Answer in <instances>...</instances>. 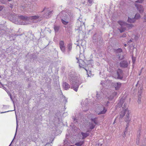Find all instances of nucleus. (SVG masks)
<instances>
[{
    "label": "nucleus",
    "instance_id": "obj_1",
    "mask_svg": "<svg viewBox=\"0 0 146 146\" xmlns=\"http://www.w3.org/2000/svg\"><path fill=\"white\" fill-rule=\"evenodd\" d=\"M124 102V100H121L119 103V105H121V106H122V111L120 112L119 113L120 118H122L126 114L125 121L129 122L131 121V119L129 116L128 109L127 104L125 103L123 106H122Z\"/></svg>",
    "mask_w": 146,
    "mask_h": 146
},
{
    "label": "nucleus",
    "instance_id": "obj_2",
    "mask_svg": "<svg viewBox=\"0 0 146 146\" xmlns=\"http://www.w3.org/2000/svg\"><path fill=\"white\" fill-rule=\"evenodd\" d=\"M61 21L63 25H66L70 22L73 21V20L69 15H67L62 17L61 19Z\"/></svg>",
    "mask_w": 146,
    "mask_h": 146
},
{
    "label": "nucleus",
    "instance_id": "obj_3",
    "mask_svg": "<svg viewBox=\"0 0 146 146\" xmlns=\"http://www.w3.org/2000/svg\"><path fill=\"white\" fill-rule=\"evenodd\" d=\"M45 11L44 14L43 15V16L44 17L46 18H48L51 16L52 15V12L53 11H50L49 10V8H46V7H44L43 9V11L41 12Z\"/></svg>",
    "mask_w": 146,
    "mask_h": 146
},
{
    "label": "nucleus",
    "instance_id": "obj_4",
    "mask_svg": "<svg viewBox=\"0 0 146 146\" xmlns=\"http://www.w3.org/2000/svg\"><path fill=\"white\" fill-rule=\"evenodd\" d=\"M78 81L77 80L72 81L71 84V88L73 89L75 91L77 92L80 84L78 83Z\"/></svg>",
    "mask_w": 146,
    "mask_h": 146
},
{
    "label": "nucleus",
    "instance_id": "obj_5",
    "mask_svg": "<svg viewBox=\"0 0 146 146\" xmlns=\"http://www.w3.org/2000/svg\"><path fill=\"white\" fill-rule=\"evenodd\" d=\"M40 16L38 15H35L29 17V20L31 21L32 22L34 23L39 22L41 21L39 18Z\"/></svg>",
    "mask_w": 146,
    "mask_h": 146
},
{
    "label": "nucleus",
    "instance_id": "obj_6",
    "mask_svg": "<svg viewBox=\"0 0 146 146\" xmlns=\"http://www.w3.org/2000/svg\"><path fill=\"white\" fill-rule=\"evenodd\" d=\"M92 61V60H89L88 62H86L83 60L81 59H80L79 60H78L77 62L79 63V66L80 68H84V65L85 64L87 65L89 64L90 63V61Z\"/></svg>",
    "mask_w": 146,
    "mask_h": 146
},
{
    "label": "nucleus",
    "instance_id": "obj_7",
    "mask_svg": "<svg viewBox=\"0 0 146 146\" xmlns=\"http://www.w3.org/2000/svg\"><path fill=\"white\" fill-rule=\"evenodd\" d=\"M119 66L121 68H127L128 67L129 63L127 60H122L120 62Z\"/></svg>",
    "mask_w": 146,
    "mask_h": 146
},
{
    "label": "nucleus",
    "instance_id": "obj_8",
    "mask_svg": "<svg viewBox=\"0 0 146 146\" xmlns=\"http://www.w3.org/2000/svg\"><path fill=\"white\" fill-rule=\"evenodd\" d=\"M116 73L117 76V78L120 80L122 79L124 74L123 70L120 68H118L117 70Z\"/></svg>",
    "mask_w": 146,
    "mask_h": 146
},
{
    "label": "nucleus",
    "instance_id": "obj_9",
    "mask_svg": "<svg viewBox=\"0 0 146 146\" xmlns=\"http://www.w3.org/2000/svg\"><path fill=\"white\" fill-rule=\"evenodd\" d=\"M134 5L140 13H143L144 8L142 5L137 3H135Z\"/></svg>",
    "mask_w": 146,
    "mask_h": 146
},
{
    "label": "nucleus",
    "instance_id": "obj_10",
    "mask_svg": "<svg viewBox=\"0 0 146 146\" xmlns=\"http://www.w3.org/2000/svg\"><path fill=\"white\" fill-rule=\"evenodd\" d=\"M59 45L60 48L62 52L65 54L66 48L64 41L63 40L60 41L59 43Z\"/></svg>",
    "mask_w": 146,
    "mask_h": 146
},
{
    "label": "nucleus",
    "instance_id": "obj_11",
    "mask_svg": "<svg viewBox=\"0 0 146 146\" xmlns=\"http://www.w3.org/2000/svg\"><path fill=\"white\" fill-rule=\"evenodd\" d=\"M113 86L115 88V90H119L121 85V83L120 82H115L113 83Z\"/></svg>",
    "mask_w": 146,
    "mask_h": 146
},
{
    "label": "nucleus",
    "instance_id": "obj_12",
    "mask_svg": "<svg viewBox=\"0 0 146 146\" xmlns=\"http://www.w3.org/2000/svg\"><path fill=\"white\" fill-rule=\"evenodd\" d=\"M72 22H70V23H68L67 25L64 27L66 28V29L68 31H71L72 29L73 25L72 24Z\"/></svg>",
    "mask_w": 146,
    "mask_h": 146
},
{
    "label": "nucleus",
    "instance_id": "obj_13",
    "mask_svg": "<svg viewBox=\"0 0 146 146\" xmlns=\"http://www.w3.org/2000/svg\"><path fill=\"white\" fill-rule=\"evenodd\" d=\"M100 110L99 111V114H104L107 111V110L105 109V108L102 105H101L100 106Z\"/></svg>",
    "mask_w": 146,
    "mask_h": 146
},
{
    "label": "nucleus",
    "instance_id": "obj_14",
    "mask_svg": "<svg viewBox=\"0 0 146 146\" xmlns=\"http://www.w3.org/2000/svg\"><path fill=\"white\" fill-rule=\"evenodd\" d=\"M29 4H23L20 7V8L21 10H23L25 9V8H27V9H31L30 6H29Z\"/></svg>",
    "mask_w": 146,
    "mask_h": 146
},
{
    "label": "nucleus",
    "instance_id": "obj_15",
    "mask_svg": "<svg viewBox=\"0 0 146 146\" xmlns=\"http://www.w3.org/2000/svg\"><path fill=\"white\" fill-rule=\"evenodd\" d=\"M63 88L66 90H68L70 88V85L67 82H63L62 84Z\"/></svg>",
    "mask_w": 146,
    "mask_h": 146
},
{
    "label": "nucleus",
    "instance_id": "obj_16",
    "mask_svg": "<svg viewBox=\"0 0 146 146\" xmlns=\"http://www.w3.org/2000/svg\"><path fill=\"white\" fill-rule=\"evenodd\" d=\"M19 19L22 20L24 21L29 20V17L23 15H20L18 16Z\"/></svg>",
    "mask_w": 146,
    "mask_h": 146
},
{
    "label": "nucleus",
    "instance_id": "obj_17",
    "mask_svg": "<svg viewBox=\"0 0 146 146\" xmlns=\"http://www.w3.org/2000/svg\"><path fill=\"white\" fill-rule=\"evenodd\" d=\"M72 44L71 43H69L67 45L68 50L67 54H70V52L71 51L72 49Z\"/></svg>",
    "mask_w": 146,
    "mask_h": 146
},
{
    "label": "nucleus",
    "instance_id": "obj_18",
    "mask_svg": "<svg viewBox=\"0 0 146 146\" xmlns=\"http://www.w3.org/2000/svg\"><path fill=\"white\" fill-rule=\"evenodd\" d=\"M98 118L97 117H95L94 118H91L90 120L92 121L93 122L95 125H97L98 122Z\"/></svg>",
    "mask_w": 146,
    "mask_h": 146
},
{
    "label": "nucleus",
    "instance_id": "obj_19",
    "mask_svg": "<svg viewBox=\"0 0 146 146\" xmlns=\"http://www.w3.org/2000/svg\"><path fill=\"white\" fill-rule=\"evenodd\" d=\"M95 125L92 122H90L89 123V129L91 130L94 129L95 127Z\"/></svg>",
    "mask_w": 146,
    "mask_h": 146
},
{
    "label": "nucleus",
    "instance_id": "obj_20",
    "mask_svg": "<svg viewBox=\"0 0 146 146\" xmlns=\"http://www.w3.org/2000/svg\"><path fill=\"white\" fill-rule=\"evenodd\" d=\"M81 134L82 135V139H84L87 137L89 135V134L88 133H86L84 132H81Z\"/></svg>",
    "mask_w": 146,
    "mask_h": 146
},
{
    "label": "nucleus",
    "instance_id": "obj_21",
    "mask_svg": "<svg viewBox=\"0 0 146 146\" xmlns=\"http://www.w3.org/2000/svg\"><path fill=\"white\" fill-rule=\"evenodd\" d=\"M135 21V20L134 18H131L129 17H128L127 21L128 22L132 23H134Z\"/></svg>",
    "mask_w": 146,
    "mask_h": 146
},
{
    "label": "nucleus",
    "instance_id": "obj_22",
    "mask_svg": "<svg viewBox=\"0 0 146 146\" xmlns=\"http://www.w3.org/2000/svg\"><path fill=\"white\" fill-rule=\"evenodd\" d=\"M143 89V87L142 86H140L138 88V95H141L142 93V90Z\"/></svg>",
    "mask_w": 146,
    "mask_h": 146
},
{
    "label": "nucleus",
    "instance_id": "obj_23",
    "mask_svg": "<svg viewBox=\"0 0 146 146\" xmlns=\"http://www.w3.org/2000/svg\"><path fill=\"white\" fill-rule=\"evenodd\" d=\"M37 56L35 54H31L30 55L31 59H32L33 60L36 59L37 58Z\"/></svg>",
    "mask_w": 146,
    "mask_h": 146
},
{
    "label": "nucleus",
    "instance_id": "obj_24",
    "mask_svg": "<svg viewBox=\"0 0 146 146\" xmlns=\"http://www.w3.org/2000/svg\"><path fill=\"white\" fill-rule=\"evenodd\" d=\"M84 143V141H80L79 142L76 143L75 145L77 146H81Z\"/></svg>",
    "mask_w": 146,
    "mask_h": 146
},
{
    "label": "nucleus",
    "instance_id": "obj_25",
    "mask_svg": "<svg viewBox=\"0 0 146 146\" xmlns=\"http://www.w3.org/2000/svg\"><path fill=\"white\" fill-rule=\"evenodd\" d=\"M60 29V27L58 26H54V29L56 32H58Z\"/></svg>",
    "mask_w": 146,
    "mask_h": 146
},
{
    "label": "nucleus",
    "instance_id": "obj_26",
    "mask_svg": "<svg viewBox=\"0 0 146 146\" xmlns=\"http://www.w3.org/2000/svg\"><path fill=\"white\" fill-rule=\"evenodd\" d=\"M140 17V14L139 13H136L135 15V17H134L135 19H137L139 18Z\"/></svg>",
    "mask_w": 146,
    "mask_h": 146
},
{
    "label": "nucleus",
    "instance_id": "obj_27",
    "mask_svg": "<svg viewBox=\"0 0 146 146\" xmlns=\"http://www.w3.org/2000/svg\"><path fill=\"white\" fill-rule=\"evenodd\" d=\"M118 23L121 26V27L125 24V23L123 21H119L118 22Z\"/></svg>",
    "mask_w": 146,
    "mask_h": 146
},
{
    "label": "nucleus",
    "instance_id": "obj_28",
    "mask_svg": "<svg viewBox=\"0 0 146 146\" xmlns=\"http://www.w3.org/2000/svg\"><path fill=\"white\" fill-rule=\"evenodd\" d=\"M126 29L125 28L121 27L120 29H119V30L121 33H122L124 32L125 30Z\"/></svg>",
    "mask_w": 146,
    "mask_h": 146
},
{
    "label": "nucleus",
    "instance_id": "obj_29",
    "mask_svg": "<svg viewBox=\"0 0 146 146\" xmlns=\"http://www.w3.org/2000/svg\"><path fill=\"white\" fill-rule=\"evenodd\" d=\"M116 57L119 60H121L123 59V57H121L120 55L119 54L117 55Z\"/></svg>",
    "mask_w": 146,
    "mask_h": 146
},
{
    "label": "nucleus",
    "instance_id": "obj_30",
    "mask_svg": "<svg viewBox=\"0 0 146 146\" xmlns=\"http://www.w3.org/2000/svg\"><path fill=\"white\" fill-rule=\"evenodd\" d=\"M116 53H120L122 52V50L121 48H119L115 50Z\"/></svg>",
    "mask_w": 146,
    "mask_h": 146
},
{
    "label": "nucleus",
    "instance_id": "obj_31",
    "mask_svg": "<svg viewBox=\"0 0 146 146\" xmlns=\"http://www.w3.org/2000/svg\"><path fill=\"white\" fill-rule=\"evenodd\" d=\"M138 98L137 102L139 104L141 103V95L140 96V95H138Z\"/></svg>",
    "mask_w": 146,
    "mask_h": 146
},
{
    "label": "nucleus",
    "instance_id": "obj_32",
    "mask_svg": "<svg viewBox=\"0 0 146 146\" xmlns=\"http://www.w3.org/2000/svg\"><path fill=\"white\" fill-rule=\"evenodd\" d=\"M93 1V0H88V2L91 5L92 4Z\"/></svg>",
    "mask_w": 146,
    "mask_h": 146
},
{
    "label": "nucleus",
    "instance_id": "obj_33",
    "mask_svg": "<svg viewBox=\"0 0 146 146\" xmlns=\"http://www.w3.org/2000/svg\"><path fill=\"white\" fill-rule=\"evenodd\" d=\"M143 0H138L135 2V3H142L143 2Z\"/></svg>",
    "mask_w": 146,
    "mask_h": 146
},
{
    "label": "nucleus",
    "instance_id": "obj_34",
    "mask_svg": "<svg viewBox=\"0 0 146 146\" xmlns=\"http://www.w3.org/2000/svg\"><path fill=\"white\" fill-rule=\"evenodd\" d=\"M97 98L98 100H100L101 98V97L100 96H99V95L98 94V93H97L96 94Z\"/></svg>",
    "mask_w": 146,
    "mask_h": 146
},
{
    "label": "nucleus",
    "instance_id": "obj_35",
    "mask_svg": "<svg viewBox=\"0 0 146 146\" xmlns=\"http://www.w3.org/2000/svg\"><path fill=\"white\" fill-rule=\"evenodd\" d=\"M139 137H138L137 139V141H136V144L137 145H139Z\"/></svg>",
    "mask_w": 146,
    "mask_h": 146
},
{
    "label": "nucleus",
    "instance_id": "obj_36",
    "mask_svg": "<svg viewBox=\"0 0 146 146\" xmlns=\"http://www.w3.org/2000/svg\"><path fill=\"white\" fill-rule=\"evenodd\" d=\"M112 95L114 96H115L117 95V93L115 92H114L112 93Z\"/></svg>",
    "mask_w": 146,
    "mask_h": 146
},
{
    "label": "nucleus",
    "instance_id": "obj_37",
    "mask_svg": "<svg viewBox=\"0 0 146 146\" xmlns=\"http://www.w3.org/2000/svg\"><path fill=\"white\" fill-rule=\"evenodd\" d=\"M114 97L112 95V94L109 97V99L112 100L113 98Z\"/></svg>",
    "mask_w": 146,
    "mask_h": 146
},
{
    "label": "nucleus",
    "instance_id": "obj_38",
    "mask_svg": "<svg viewBox=\"0 0 146 146\" xmlns=\"http://www.w3.org/2000/svg\"><path fill=\"white\" fill-rule=\"evenodd\" d=\"M126 36V34L125 33H124L122 36H121V37H125Z\"/></svg>",
    "mask_w": 146,
    "mask_h": 146
},
{
    "label": "nucleus",
    "instance_id": "obj_39",
    "mask_svg": "<svg viewBox=\"0 0 146 146\" xmlns=\"http://www.w3.org/2000/svg\"><path fill=\"white\" fill-rule=\"evenodd\" d=\"M144 19L145 20L144 22H145L146 21V13H145V15L144 16Z\"/></svg>",
    "mask_w": 146,
    "mask_h": 146
},
{
    "label": "nucleus",
    "instance_id": "obj_40",
    "mask_svg": "<svg viewBox=\"0 0 146 146\" xmlns=\"http://www.w3.org/2000/svg\"><path fill=\"white\" fill-rule=\"evenodd\" d=\"M124 133L122 135V136L123 137H124L126 135V131H124Z\"/></svg>",
    "mask_w": 146,
    "mask_h": 146
},
{
    "label": "nucleus",
    "instance_id": "obj_41",
    "mask_svg": "<svg viewBox=\"0 0 146 146\" xmlns=\"http://www.w3.org/2000/svg\"><path fill=\"white\" fill-rule=\"evenodd\" d=\"M61 69L63 71H64L65 69V67L64 66H62V67Z\"/></svg>",
    "mask_w": 146,
    "mask_h": 146
},
{
    "label": "nucleus",
    "instance_id": "obj_42",
    "mask_svg": "<svg viewBox=\"0 0 146 146\" xmlns=\"http://www.w3.org/2000/svg\"><path fill=\"white\" fill-rule=\"evenodd\" d=\"M13 5H12L11 4H10V5H9V7L11 8L12 9L13 8Z\"/></svg>",
    "mask_w": 146,
    "mask_h": 146
},
{
    "label": "nucleus",
    "instance_id": "obj_43",
    "mask_svg": "<svg viewBox=\"0 0 146 146\" xmlns=\"http://www.w3.org/2000/svg\"><path fill=\"white\" fill-rule=\"evenodd\" d=\"M68 143V142L66 140L64 141V144H67V143Z\"/></svg>",
    "mask_w": 146,
    "mask_h": 146
},
{
    "label": "nucleus",
    "instance_id": "obj_44",
    "mask_svg": "<svg viewBox=\"0 0 146 146\" xmlns=\"http://www.w3.org/2000/svg\"><path fill=\"white\" fill-rule=\"evenodd\" d=\"M130 121L129 122L126 121V122L127 123V124L126 125V127H127V128L128 127L129 124V123L130 122ZM125 121L126 122V121Z\"/></svg>",
    "mask_w": 146,
    "mask_h": 146
},
{
    "label": "nucleus",
    "instance_id": "obj_45",
    "mask_svg": "<svg viewBox=\"0 0 146 146\" xmlns=\"http://www.w3.org/2000/svg\"><path fill=\"white\" fill-rule=\"evenodd\" d=\"M3 9V7L1 6L0 5V11H1Z\"/></svg>",
    "mask_w": 146,
    "mask_h": 146
},
{
    "label": "nucleus",
    "instance_id": "obj_46",
    "mask_svg": "<svg viewBox=\"0 0 146 146\" xmlns=\"http://www.w3.org/2000/svg\"><path fill=\"white\" fill-rule=\"evenodd\" d=\"M10 98L11 99V100L13 101V102H14V101L13 100V98H12V97L11 96V95H10Z\"/></svg>",
    "mask_w": 146,
    "mask_h": 146
},
{
    "label": "nucleus",
    "instance_id": "obj_47",
    "mask_svg": "<svg viewBox=\"0 0 146 146\" xmlns=\"http://www.w3.org/2000/svg\"><path fill=\"white\" fill-rule=\"evenodd\" d=\"M127 127H126L125 129V131H126V133H127Z\"/></svg>",
    "mask_w": 146,
    "mask_h": 146
},
{
    "label": "nucleus",
    "instance_id": "obj_48",
    "mask_svg": "<svg viewBox=\"0 0 146 146\" xmlns=\"http://www.w3.org/2000/svg\"><path fill=\"white\" fill-rule=\"evenodd\" d=\"M132 41L131 39L129 40L128 42V43H130L131 42H132Z\"/></svg>",
    "mask_w": 146,
    "mask_h": 146
},
{
    "label": "nucleus",
    "instance_id": "obj_49",
    "mask_svg": "<svg viewBox=\"0 0 146 146\" xmlns=\"http://www.w3.org/2000/svg\"><path fill=\"white\" fill-rule=\"evenodd\" d=\"M129 26L131 27H132L133 26V25L132 24L129 25Z\"/></svg>",
    "mask_w": 146,
    "mask_h": 146
},
{
    "label": "nucleus",
    "instance_id": "obj_50",
    "mask_svg": "<svg viewBox=\"0 0 146 146\" xmlns=\"http://www.w3.org/2000/svg\"><path fill=\"white\" fill-rule=\"evenodd\" d=\"M77 121V119H76V118L74 119V121H76V122Z\"/></svg>",
    "mask_w": 146,
    "mask_h": 146
},
{
    "label": "nucleus",
    "instance_id": "obj_51",
    "mask_svg": "<svg viewBox=\"0 0 146 146\" xmlns=\"http://www.w3.org/2000/svg\"><path fill=\"white\" fill-rule=\"evenodd\" d=\"M8 111H5V112H1V113H6V112H8Z\"/></svg>",
    "mask_w": 146,
    "mask_h": 146
},
{
    "label": "nucleus",
    "instance_id": "obj_52",
    "mask_svg": "<svg viewBox=\"0 0 146 146\" xmlns=\"http://www.w3.org/2000/svg\"><path fill=\"white\" fill-rule=\"evenodd\" d=\"M124 46H125V47L126 46H127V44H124Z\"/></svg>",
    "mask_w": 146,
    "mask_h": 146
},
{
    "label": "nucleus",
    "instance_id": "obj_53",
    "mask_svg": "<svg viewBox=\"0 0 146 146\" xmlns=\"http://www.w3.org/2000/svg\"><path fill=\"white\" fill-rule=\"evenodd\" d=\"M84 68L86 71L88 73V70H87L86 68Z\"/></svg>",
    "mask_w": 146,
    "mask_h": 146
},
{
    "label": "nucleus",
    "instance_id": "obj_54",
    "mask_svg": "<svg viewBox=\"0 0 146 146\" xmlns=\"http://www.w3.org/2000/svg\"><path fill=\"white\" fill-rule=\"evenodd\" d=\"M109 103V102H108V101L107 102L106 105H107V104H108Z\"/></svg>",
    "mask_w": 146,
    "mask_h": 146
},
{
    "label": "nucleus",
    "instance_id": "obj_55",
    "mask_svg": "<svg viewBox=\"0 0 146 146\" xmlns=\"http://www.w3.org/2000/svg\"><path fill=\"white\" fill-rule=\"evenodd\" d=\"M142 70V69L141 70V71ZM141 73V72H140L139 74V75H140Z\"/></svg>",
    "mask_w": 146,
    "mask_h": 146
},
{
    "label": "nucleus",
    "instance_id": "obj_56",
    "mask_svg": "<svg viewBox=\"0 0 146 146\" xmlns=\"http://www.w3.org/2000/svg\"><path fill=\"white\" fill-rule=\"evenodd\" d=\"M132 61L133 62H134L135 61V60H134L133 59H132Z\"/></svg>",
    "mask_w": 146,
    "mask_h": 146
},
{
    "label": "nucleus",
    "instance_id": "obj_57",
    "mask_svg": "<svg viewBox=\"0 0 146 146\" xmlns=\"http://www.w3.org/2000/svg\"><path fill=\"white\" fill-rule=\"evenodd\" d=\"M96 40L95 39H94V41L96 42Z\"/></svg>",
    "mask_w": 146,
    "mask_h": 146
},
{
    "label": "nucleus",
    "instance_id": "obj_58",
    "mask_svg": "<svg viewBox=\"0 0 146 146\" xmlns=\"http://www.w3.org/2000/svg\"><path fill=\"white\" fill-rule=\"evenodd\" d=\"M115 121H114V122H113V124H114V123H115Z\"/></svg>",
    "mask_w": 146,
    "mask_h": 146
},
{
    "label": "nucleus",
    "instance_id": "obj_59",
    "mask_svg": "<svg viewBox=\"0 0 146 146\" xmlns=\"http://www.w3.org/2000/svg\"><path fill=\"white\" fill-rule=\"evenodd\" d=\"M65 100L66 102H67V100Z\"/></svg>",
    "mask_w": 146,
    "mask_h": 146
},
{
    "label": "nucleus",
    "instance_id": "obj_60",
    "mask_svg": "<svg viewBox=\"0 0 146 146\" xmlns=\"http://www.w3.org/2000/svg\"><path fill=\"white\" fill-rule=\"evenodd\" d=\"M94 36H95V35H94V36L93 37V39H94ZM94 40V39H93V40Z\"/></svg>",
    "mask_w": 146,
    "mask_h": 146
},
{
    "label": "nucleus",
    "instance_id": "obj_61",
    "mask_svg": "<svg viewBox=\"0 0 146 146\" xmlns=\"http://www.w3.org/2000/svg\"><path fill=\"white\" fill-rule=\"evenodd\" d=\"M12 0H8V1H12Z\"/></svg>",
    "mask_w": 146,
    "mask_h": 146
},
{
    "label": "nucleus",
    "instance_id": "obj_62",
    "mask_svg": "<svg viewBox=\"0 0 146 146\" xmlns=\"http://www.w3.org/2000/svg\"><path fill=\"white\" fill-rule=\"evenodd\" d=\"M12 141H13V140ZM12 141H12L11 142H12ZM11 143H11L10 144V145H9V146H10L11 145Z\"/></svg>",
    "mask_w": 146,
    "mask_h": 146
},
{
    "label": "nucleus",
    "instance_id": "obj_63",
    "mask_svg": "<svg viewBox=\"0 0 146 146\" xmlns=\"http://www.w3.org/2000/svg\"><path fill=\"white\" fill-rule=\"evenodd\" d=\"M141 146H145L144 145H141Z\"/></svg>",
    "mask_w": 146,
    "mask_h": 146
},
{
    "label": "nucleus",
    "instance_id": "obj_64",
    "mask_svg": "<svg viewBox=\"0 0 146 146\" xmlns=\"http://www.w3.org/2000/svg\"><path fill=\"white\" fill-rule=\"evenodd\" d=\"M76 59H77V60H78V58H76Z\"/></svg>",
    "mask_w": 146,
    "mask_h": 146
}]
</instances>
